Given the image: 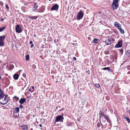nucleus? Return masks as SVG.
Wrapping results in <instances>:
<instances>
[{
    "instance_id": "a211bd4d",
    "label": "nucleus",
    "mask_w": 130,
    "mask_h": 130,
    "mask_svg": "<svg viewBox=\"0 0 130 130\" xmlns=\"http://www.w3.org/2000/svg\"><path fill=\"white\" fill-rule=\"evenodd\" d=\"M14 111L16 113H18L19 112V107H15L14 109Z\"/></svg>"
},
{
    "instance_id": "1a4fd4ad",
    "label": "nucleus",
    "mask_w": 130,
    "mask_h": 130,
    "mask_svg": "<svg viewBox=\"0 0 130 130\" xmlns=\"http://www.w3.org/2000/svg\"><path fill=\"white\" fill-rule=\"evenodd\" d=\"M26 101V99H25L24 98H22L20 100L19 102L21 104H22L25 102Z\"/></svg>"
},
{
    "instance_id": "473e14b6",
    "label": "nucleus",
    "mask_w": 130,
    "mask_h": 130,
    "mask_svg": "<svg viewBox=\"0 0 130 130\" xmlns=\"http://www.w3.org/2000/svg\"><path fill=\"white\" fill-rule=\"evenodd\" d=\"M20 108L21 109H22V108H23V106L22 105H21H21H20Z\"/></svg>"
},
{
    "instance_id": "f03ea898",
    "label": "nucleus",
    "mask_w": 130,
    "mask_h": 130,
    "mask_svg": "<svg viewBox=\"0 0 130 130\" xmlns=\"http://www.w3.org/2000/svg\"><path fill=\"white\" fill-rule=\"evenodd\" d=\"M112 6L114 10H116L118 8V0H114L113 1Z\"/></svg>"
},
{
    "instance_id": "7ed1b4c3",
    "label": "nucleus",
    "mask_w": 130,
    "mask_h": 130,
    "mask_svg": "<svg viewBox=\"0 0 130 130\" xmlns=\"http://www.w3.org/2000/svg\"><path fill=\"white\" fill-rule=\"evenodd\" d=\"M84 13L82 11H80L77 15V20H79L81 19L83 17Z\"/></svg>"
},
{
    "instance_id": "f8f14e48",
    "label": "nucleus",
    "mask_w": 130,
    "mask_h": 130,
    "mask_svg": "<svg viewBox=\"0 0 130 130\" xmlns=\"http://www.w3.org/2000/svg\"><path fill=\"white\" fill-rule=\"evenodd\" d=\"M21 128L23 130H27L28 129V127L27 125H23L21 126Z\"/></svg>"
},
{
    "instance_id": "79ce46f5",
    "label": "nucleus",
    "mask_w": 130,
    "mask_h": 130,
    "mask_svg": "<svg viewBox=\"0 0 130 130\" xmlns=\"http://www.w3.org/2000/svg\"><path fill=\"white\" fill-rule=\"evenodd\" d=\"M99 15H101V13H99Z\"/></svg>"
},
{
    "instance_id": "2eb2a0df",
    "label": "nucleus",
    "mask_w": 130,
    "mask_h": 130,
    "mask_svg": "<svg viewBox=\"0 0 130 130\" xmlns=\"http://www.w3.org/2000/svg\"><path fill=\"white\" fill-rule=\"evenodd\" d=\"M105 42L106 45H109L111 43V41L109 39H107L105 41Z\"/></svg>"
},
{
    "instance_id": "7c9ffc66",
    "label": "nucleus",
    "mask_w": 130,
    "mask_h": 130,
    "mask_svg": "<svg viewBox=\"0 0 130 130\" xmlns=\"http://www.w3.org/2000/svg\"><path fill=\"white\" fill-rule=\"evenodd\" d=\"M32 67L33 68H36V66L34 64H33L32 66Z\"/></svg>"
},
{
    "instance_id": "9d476101",
    "label": "nucleus",
    "mask_w": 130,
    "mask_h": 130,
    "mask_svg": "<svg viewBox=\"0 0 130 130\" xmlns=\"http://www.w3.org/2000/svg\"><path fill=\"white\" fill-rule=\"evenodd\" d=\"M114 25L115 26L117 27L118 29L121 28V27L120 26V24L117 22H115L114 23Z\"/></svg>"
},
{
    "instance_id": "4468645a",
    "label": "nucleus",
    "mask_w": 130,
    "mask_h": 130,
    "mask_svg": "<svg viewBox=\"0 0 130 130\" xmlns=\"http://www.w3.org/2000/svg\"><path fill=\"white\" fill-rule=\"evenodd\" d=\"M6 36H0V40L2 42H4V40L5 39Z\"/></svg>"
},
{
    "instance_id": "412c9836",
    "label": "nucleus",
    "mask_w": 130,
    "mask_h": 130,
    "mask_svg": "<svg viewBox=\"0 0 130 130\" xmlns=\"http://www.w3.org/2000/svg\"><path fill=\"white\" fill-rule=\"evenodd\" d=\"M119 29L121 34H123L124 33V30L123 29H121V27Z\"/></svg>"
},
{
    "instance_id": "6e6552de",
    "label": "nucleus",
    "mask_w": 130,
    "mask_h": 130,
    "mask_svg": "<svg viewBox=\"0 0 130 130\" xmlns=\"http://www.w3.org/2000/svg\"><path fill=\"white\" fill-rule=\"evenodd\" d=\"M100 113L99 114V115H100V120H102L103 119H104L102 117H105L106 115L104 114L103 112H102L101 111H100Z\"/></svg>"
},
{
    "instance_id": "bb28decb",
    "label": "nucleus",
    "mask_w": 130,
    "mask_h": 130,
    "mask_svg": "<svg viewBox=\"0 0 130 130\" xmlns=\"http://www.w3.org/2000/svg\"><path fill=\"white\" fill-rule=\"evenodd\" d=\"M14 68V66L13 65L11 64L9 67L10 69H12Z\"/></svg>"
},
{
    "instance_id": "ea45409f",
    "label": "nucleus",
    "mask_w": 130,
    "mask_h": 130,
    "mask_svg": "<svg viewBox=\"0 0 130 130\" xmlns=\"http://www.w3.org/2000/svg\"><path fill=\"white\" fill-rule=\"evenodd\" d=\"M39 126H40V127H41L42 126V125L41 124H40L39 125Z\"/></svg>"
},
{
    "instance_id": "c9c22d12",
    "label": "nucleus",
    "mask_w": 130,
    "mask_h": 130,
    "mask_svg": "<svg viewBox=\"0 0 130 130\" xmlns=\"http://www.w3.org/2000/svg\"><path fill=\"white\" fill-rule=\"evenodd\" d=\"M73 59L75 60H76V58L75 57H73Z\"/></svg>"
},
{
    "instance_id": "2f4dec72",
    "label": "nucleus",
    "mask_w": 130,
    "mask_h": 130,
    "mask_svg": "<svg viewBox=\"0 0 130 130\" xmlns=\"http://www.w3.org/2000/svg\"><path fill=\"white\" fill-rule=\"evenodd\" d=\"M5 6L8 10L9 9V8L7 5H6Z\"/></svg>"
},
{
    "instance_id": "4be33fe9",
    "label": "nucleus",
    "mask_w": 130,
    "mask_h": 130,
    "mask_svg": "<svg viewBox=\"0 0 130 130\" xmlns=\"http://www.w3.org/2000/svg\"><path fill=\"white\" fill-rule=\"evenodd\" d=\"M4 44V42H2L0 40V46H3Z\"/></svg>"
},
{
    "instance_id": "a18cd8bd",
    "label": "nucleus",
    "mask_w": 130,
    "mask_h": 130,
    "mask_svg": "<svg viewBox=\"0 0 130 130\" xmlns=\"http://www.w3.org/2000/svg\"><path fill=\"white\" fill-rule=\"evenodd\" d=\"M31 130H33L32 128H31Z\"/></svg>"
},
{
    "instance_id": "cd10ccee",
    "label": "nucleus",
    "mask_w": 130,
    "mask_h": 130,
    "mask_svg": "<svg viewBox=\"0 0 130 130\" xmlns=\"http://www.w3.org/2000/svg\"><path fill=\"white\" fill-rule=\"evenodd\" d=\"M104 118L106 119L107 120V121H109V118H108V117L107 116L105 115V117H104Z\"/></svg>"
},
{
    "instance_id": "f3484780",
    "label": "nucleus",
    "mask_w": 130,
    "mask_h": 130,
    "mask_svg": "<svg viewBox=\"0 0 130 130\" xmlns=\"http://www.w3.org/2000/svg\"><path fill=\"white\" fill-rule=\"evenodd\" d=\"M38 7V5L36 4H35L34 5V7L33 9H32V11H34L35 10L37 9Z\"/></svg>"
},
{
    "instance_id": "20e7f679",
    "label": "nucleus",
    "mask_w": 130,
    "mask_h": 130,
    "mask_svg": "<svg viewBox=\"0 0 130 130\" xmlns=\"http://www.w3.org/2000/svg\"><path fill=\"white\" fill-rule=\"evenodd\" d=\"M64 119L63 117L62 116H57L55 119V121L56 122H59L60 121L61 122L63 121V120Z\"/></svg>"
},
{
    "instance_id": "a19ab883",
    "label": "nucleus",
    "mask_w": 130,
    "mask_h": 130,
    "mask_svg": "<svg viewBox=\"0 0 130 130\" xmlns=\"http://www.w3.org/2000/svg\"><path fill=\"white\" fill-rule=\"evenodd\" d=\"M130 72H128V73H127V74H130Z\"/></svg>"
},
{
    "instance_id": "72a5a7b5",
    "label": "nucleus",
    "mask_w": 130,
    "mask_h": 130,
    "mask_svg": "<svg viewBox=\"0 0 130 130\" xmlns=\"http://www.w3.org/2000/svg\"><path fill=\"white\" fill-rule=\"evenodd\" d=\"M29 43L30 44H32V41H30L29 42Z\"/></svg>"
},
{
    "instance_id": "de8ad7c7",
    "label": "nucleus",
    "mask_w": 130,
    "mask_h": 130,
    "mask_svg": "<svg viewBox=\"0 0 130 130\" xmlns=\"http://www.w3.org/2000/svg\"><path fill=\"white\" fill-rule=\"evenodd\" d=\"M112 40H114V39H112Z\"/></svg>"
},
{
    "instance_id": "8fccbe9b",
    "label": "nucleus",
    "mask_w": 130,
    "mask_h": 130,
    "mask_svg": "<svg viewBox=\"0 0 130 130\" xmlns=\"http://www.w3.org/2000/svg\"><path fill=\"white\" fill-rule=\"evenodd\" d=\"M103 121H105V120H103Z\"/></svg>"
},
{
    "instance_id": "9b49d317",
    "label": "nucleus",
    "mask_w": 130,
    "mask_h": 130,
    "mask_svg": "<svg viewBox=\"0 0 130 130\" xmlns=\"http://www.w3.org/2000/svg\"><path fill=\"white\" fill-rule=\"evenodd\" d=\"M38 16H28V17L29 18L32 19H35L36 20Z\"/></svg>"
},
{
    "instance_id": "e433bc0d",
    "label": "nucleus",
    "mask_w": 130,
    "mask_h": 130,
    "mask_svg": "<svg viewBox=\"0 0 130 130\" xmlns=\"http://www.w3.org/2000/svg\"><path fill=\"white\" fill-rule=\"evenodd\" d=\"M34 46V45L33 44H31V47H33Z\"/></svg>"
},
{
    "instance_id": "aec40b11",
    "label": "nucleus",
    "mask_w": 130,
    "mask_h": 130,
    "mask_svg": "<svg viewBox=\"0 0 130 130\" xmlns=\"http://www.w3.org/2000/svg\"><path fill=\"white\" fill-rule=\"evenodd\" d=\"M29 56L28 55H27L25 56L26 60L27 61H28L29 60Z\"/></svg>"
},
{
    "instance_id": "b1692460",
    "label": "nucleus",
    "mask_w": 130,
    "mask_h": 130,
    "mask_svg": "<svg viewBox=\"0 0 130 130\" xmlns=\"http://www.w3.org/2000/svg\"><path fill=\"white\" fill-rule=\"evenodd\" d=\"M72 124V123L70 122H68L66 123V125L68 126H70Z\"/></svg>"
},
{
    "instance_id": "423d86ee",
    "label": "nucleus",
    "mask_w": 130,
    "mask_h": 130,
    "mask_svg": "<svg viewBox=\"0 0 130 130\" xmlns=\"http://www.w3.org/2000/svg\"><path fill=\"white\" fill-rule=\"evenodd\" d=\"M122 40H120L117 44L115 45V47L118 48L122 47Z\"/></svg>"
},
{
    "instance_id": "6ab92c4d",
    "label": "nucleus",
    "mask_w": 130,
    "mask_h": 130,
    "mask_svg": "<svg viewBox=\"0 0 130 130\" xmlns=\"http://www.w3.org/2000/svg\"><path fill=\"white\" fill-rule=\"evenodd\" d=\"M124 118L128 122H130V120L128 117L125 116H124Z\"/></svg>"
},
{
    "instance_id": "393cba45",
    "label": "nucleus",
    "mask_w": 130,
    "mask_h": 130,
    "mask_svg": "<svg viewBox=\"0 0 130 130\" xmlns=\"http://www.w3.org/2000/svg\"><path fill=\"white\" fill-rule=\"evenodd\" d=\"M98 41V39H95L93 40V43H97V42Z\"/></svg>"
},
{
    "instance_id": "c85d7f7f",
    "label": "nucleus",
    "mask_w": 130,
    "mask_h": 130,
    "mask_svg": "<svg viewBox=\"0 0 130 130\" xmlns=\"http://www.w3.org/2000/svg\"><path fill=\"white\" fill-rule=\"evenodd\" d=\"M14 98L15 99V100L17 101L19 99V98L18 97H17L16 96H14Z\"/></svg>"
},
{
    "instance_id": "c756f323",
    "label": "nucleus",
    "mask_w": 130,
    "mask_h": 130,
    "mask_svg": "<svg viewBox=\"0 0 130 130\" xmlns=\"http://www.w3.org/2000/svg\"><path fill=\"white\" fill-rule=\"evenodd\" d=\"M97 126L98 127H99L100 126V124L99 123H98L97 124Z\"/></svg>"
},
{
    "instance_id": "37998d69",
    "label": "nucleus",
    "mask_w": 130,
    "mask_h": 130,
    "mask_svg": "<svg viewBox=\"0 0 130 130\" xmlns=\"http://www.w3.org/2000/svg\"><path fill=\"white\" fill-rule=\"evenodd\" d=\"M29 91H31V89H29Z\"/></svg>"
},
{
    "instance_id": "09e8293b",
    "label": "nucleus",
    "mask_w": 130,
    "mask_h": 130,
    "mask_svg": "<svg viewBox=\"0 0 130 130\" xmlns=\"http://www.w3.org/2000/svg\"><path fill=\"white\" fill-rule=\"evenodd\" d=\"M51 0H49V1H51Z\"/></svg>"
},
{
    "instance_id": "c03bdc74",
    "label": "nucleus",
    "mask_w": 130,
    "mask_h": 130,
    "mask_svg": "<svg viewBox=\"0 0 130 130\" xmlns=\"http://www.w3.org/2000/svg\"><path fill=\"white\" fill-rule=\"evenodd\" d=\"M129 114H130V110H129Z\"/></svg>"
},
{
    "instance_id": "58836bf2",
    "label": "nucleus",
    "mask_w": 130,
    "mask_h": 130,
    "mask_svg": "<svg viewBox=\"0 0 130 130\" xmlns=\"http://www.w3.org/2000/svg\"><path fill=\"white\" fill-rule=\"evenodd\" d=\"M31 87V88L32 89H34V87L32 86Z\"/></svg>"
},
{
    "instance_id": "39448f33",
    "label": "nucleus",
    "mask_w": 130,
    "mask_h": 130,
    "mask_svg": "<svg viewBox=\"0 0 130 130\" xmlns=\"http://www.w3.org/2000/svg\"><path fill=\"white\" fill-rule=\"evenodd\" d=\"M15 30L18 33H20L22 32L21 28L19 25L18 24L15 26Z\"/></svg>"
},
{
    "instance_id": "49530a36",
    "label": "nucleus",
    "mask_w": 130,
    "mask_h": 130,
    "mask_svg": "<svg viewBox=\"0 0 130 130\" xmlns=\"http://www.w3.org/2000/svg\"><path fill=\"white\" fill-rule=\"evenodd\" d=\"M34 36H35V35H34Z\"/></svg>"
},
{
    "instance_id": "dca6fc26",
    "label": "nucleus",
    "mask_w": 130,
    "mask_h": 130,
    "mask_svg": "<svg viewBox=\"0 0 130 130\" xmlns=\"http://www.w3.org/2000/svg\"><path fill=\"white\" fill-rule=\"evenodd\" d=\"M103 70H107L110 72H112V71L110 70V68L109 67L104 68H103Z\"/></svg>"
},
{
    "instance_id": "4c0bfd02",
    "label": "nucleus",
    "mask_w": 130,
    "mask_h": 130,
    "mask_svg": "<svg viewBox=\"0 0 130 130\" xmlns=\"http://www.w3.org/2000/svg\"><path fill=\"white\" fill-rule=\"evenodd\" d=\"M1 20L2 21H4V19L3 18H2L1 19Z\"/></svg>"
},
{
    "instance_id": "a878e982",
    "label": "nucleus",
    "mask_w": 130,
    "mask_h": 130,
    "mask_svg": "<svg viewBox=\"0 0 130 130\" xmlns=\"http://www.w3.org/2000/svg\"><path fill=\"white\" fill-rule=\"evenodd\" d=\"M94 86L96 87L99 88L100 87V85L98 84H95L94 85Z\"/></svg>"
},
{
    "instance_id": "0eeeda50",
    "label": "nucleus",
    "mask_w": 130,
    "mask_h": 130,
    "mask_svg": "<svg viewBox=\"0 0 130 130\" xmlns=\"http://www.w3.org/2000/svg\"><path fill=\"white\" fill-rule=\"evenodd\" d=\"M59 7V6L57 4H55L51 8V9L52 10H56L58 9Z\"/></svg>"
},
{
    "instance_id": "f704fd0d",
    "label": "nucleus",
    "mask_w": 130,
    "mask_h": 130,
    "mask_svg": "<svg viewBox=\"0 0 130 130\" xmlns=\"http://www.w3.org/2000/svg\"><path fill=\"white\" fill-rule=\"evenodd\" d=\"M23 76L24 77H25L26 76V75L25 74H23Z\"/></svg>"
},
{
    "instance_id": "f257e3e1",
    "label": "nucleus",
    "mask_w": 130,
    "mask_h": 130,
    "mask_svg": "<svg viewBox=\"0 0 130 130\" xmlns=\"http://www.w3.org/2000/svg\"><path fill=\"white\" fill-rule=\"evenodd\" d=\"M8 101L6 96L4 93L0 89V103L4 105Z\"/></svg>"
},
{
    "instance_id": "5701e85b",
    "label": "nucleus",
    "mask_w": 130,
    "mask_h": 130,
    "mask_svg": "<svg viewBox=\"0 0 130 130\" xmlns=\"http://www.w3.org/2000/svg\"><path fill=\"white\" fill-rule=\"evenodd\" d=\"M5 28V26H3L2 28H0V32H2L4 30Z\"/></svg>"
},
{
    "instance_id": "ddd939ff",
    "label": "nucleus",
    "mask_w": 130,
    "mask_h": 130,
    "mask_svg": "<svg viewBox=\"0 0 130 130\" xmlns=\"http://www.w3.org/2000/svg\"><path fill=\"white\" fill-rule=\"evenodd\" d=\"M19 77V75L18 74H14L13 75V78L15 79V80H17V79Z\"/></svg>"
}]
</instances>
